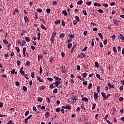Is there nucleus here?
<instances>
[{
	"instance_id": "nucleus-52",
	"label": "nucleus",
	"mask_w": 124,
	"mask_h": 124,
	"mask_svg": "<svg viewBox=\"0 0 124 124\" xmlns=\"http://www.w3.org/2000/svg\"><path fill=\"white\" fill-rule=\"evenodd\" d=\"M93 31H98V29H97V28L94 27L93 28Z\"/></svg>"
},
{
	"instance_id": "nucleus-12",
	"label": "nucleus",
	"mask_w": 124,
	"mask_h": 124,
	"mask_svg": "<svg viewBox=\"0 0 124 124\" xmlns=\"http://www.w3.org/2000/svg\"><path fill=\"white\" fill-rule=\"evenodd\" d=\"M94 6H99V7H100L101 6V4L98 3H95L94 4Z\"/></svg>"
},
{
	"instance_id": "nucleus-35",
	"label": "nucleus",
	"mask_w": 124,
	"mask_h": 124,
	"mask_svg": "<svg viewBox=\"0 0 124 124\" xmlns=\"http://www.w3.org/2000/svg\"><path fill=\"white\" fill-rule=\"evenodd\" d=\"M16 49L17 52H18V53H20V48H19V47L16 46Z\"/></svg>"
},
{
	"instance_id": "nucleus-5",
	"label": "nucleus",
	"mask_w": 124,
	"mask_h": 124,
	"mask_svg": "<svg viewBox=\"0 0 124 124\" xmlns=\"http://www.w3.org/2000/svg\"><path fill=\"white\" fill-rule=\"evenodd\" d=\"M94 99H98L99 96L98 93H97L94 92Z\"/></svg>"
},
{
	"instance_id": "nucleus-6",
	"label": "nucleus",
	"mask_w": 124,
	"mask_h": 124,
	"mask_svg": "<svg viewBox=\"0 0 124 124\" xmlns=\"http://www.w3.org/2000/svg\"><path fill=\"white\" fill-rule=\"evenodd\" d=\"M118 37L120 39H122V40H124V37L123 34H120L119 36Z\"/></svg>"
},
{
	"instance_id": "nucleus-58",
	"label": "nucleus",
	"mask_w": 124,
	"mask_h": 124,
	"mask_svg": "<svg viewBox=\"0 0 124 124\" xmlns=\"http://www.w3.org/2000/svg\"><path fill=\"white\" fill-rule=\"evenodd\" d=\"M106 122H108V123L109 124H113V123H111L110 122V121H109L108 120L106 119Z\"/></svg>"
},
{
	"instance_id": "nucleus-29",
	"label": "nucleus",
	"mask_w": 124,
	"mask_h": 124,
	"mask_svg": "<svg viewBox=\"0 0 124 124\" xmlns=\"http://www.w3.org/2000/svg\"><path fill=\"white\" fill-rule=\"evenodd\" d=\"M69 37H70V38L73 39V38H74L75 36L74 35H72V34H69Z\"/></svg>"
},
{
	"instance_id": "nucleus-32",
	"label": "nucleus",
	"mask_w": 124,
	"mask_h": 124,
	"mask_svg": "<svg viewBox=\"0 0 124 124\" xmlns=\"http://www.w3.org/2000/svg\"><path fill=\"white\" fill-rule=\"evenodd\" d=\"M58 93V89L55 88L54 90H53V93Z\"/></svg>"
},
{
	"instance_id": "nucleus-43",
	"label": "nucleus",
	"mask_w": 124,
	"mask_h": 124,
	"mask_svg": "<svg viewBox=\"0 0 124 124\" xmlns=\"http://www.w3.org/2000/svg\"><path fill=\"white\" fill-rule=\"evenodd\" d=\"M81 110V108L80 107H78L76 109V111L77 112H79Z\"/></svg>"
},
{
	"instance_id": "nucleus-55",
	"label": "nucleus",
	"mask_w": 124,
	"mask_h": 124,
	"mask_svg": "<svg viewBox=\"0 0 124 124\" xmlns=\"http://www.w3.org/2000/svg\"><path fill=\"white\" fill-rule=\"evenodd\" d=\"M17 65H20V64H21V61L20 60H17Z\"/></svg>"
},
{
	"instance_id": "nucleus-9",
	"label": "nucleus",
	"mask_w": 124,
	"mask_h": 124,
	"mask_svg": "<svg viewBox=\"0 0 124 124\" xmlns=\"http://www.w3.org/2000/svg\"><path fill=\"white\" fill-rule=\"evenodd\" d=\"M54 78H55V80L58 81H61V78L57 77V76H55L54 77Z\"/></svg>"
},
{
	"instance_id": "nucleus-38",
	"label": "nucleus",
	"mask_w": 124,
	"mask_h": 124,
	"mask_svg": "<svg viewBox=\"0 0 124 124\" xmlns=\"http://www.w3.org/2000/svg\"><path fill=\"white\" fill-rule=\"evenodd\" d=\"M31 118H32V115H30L26 119L29 120V119H31Z\"/></svg>"
},
{
	"instance_id": "nucleus-37",
	"label": "nucleus",
	"mask_w": 124,
	"mask_h": 124,
	"mask_svg": "<svg viewBox=\"0 0 124 124\" xmlns=\"http://www.w3.org/2000/svg\"><path fill=\"white\" fill-rule=\"evenodd\" d=\"M64 36H65L64 33H62L60 35V37H64Z\"/></svg>"
},
{
	"instance_id": "nucleus-48",
	"label": "nucleus",
	"mask_w": 124,
	"mask_h": 124,
	"mask_svg": "<svg viewBox=\"0 0 124 124\" xmlns=\"http://www.w3.org/2000/svg\"><path fill=\"white\" fill-rule=\"evenodd\" d=\"M40 89H41V90H44V89H45V86L42 85V86L40 87Z\"/></svg>"
},
{
	"instance_id": "nucleus-49",
	"label": "nucleus",
	"mask_w": 124,
	"mask_h": 124,
	"mask_svg": "<svg viewBox=\"0 0 124 124\" xmlns=\"http://www.w3.org/2000/svg\"><path fill=\"white\" fill-rule=\"evenodd\" d=\"M47 13H50L51 12V9L48 8L46 9Z\"/></svg>"
},
{
	"instance_id": "nucleus-1",
	"label": "nucleus",
	"mask_w": 124,
	"mask_h": 124,
	"mask_svg": "<svg viewBox=\"0 0 124 124\" xmlns=\"http://www.w3.org/2000/svg\"><path fill=\"white\" fill-rule=\"evenodd\" d=\"M59 86V82L56 81L55 83L50 85V89H53V88H56V87H58Z\"/></svg>"
},
{
	"instance_id": "nucleus-56",
	"label": "nucleus",
	"mask_w": 124,
	"mask_h": 124,
	"mask_svg": "<svg viewBox=\"0 0 124 124\" xmlns=\"http://www.w3.org/2000/svg\"><path fill=\"white\" fill-rule=\"evenodd\" d=\"M102 5L103 6H104V7H108V6H109V5H108V4H103Z\"/></svg>"
},
{
	"instance_id": "nucleus-39",
	"label": "nucleus",
	"mask_w": 124,
	"mask_h": 124,
	"mask_svg": "<svg viewBox=\"0 0 124 124\" xmlns=\"http://www.w3.org/2000/svg\"><path fill=\"white\" fill-rule=\"evenodd\" d=\"M99 36H100V37H101V39H102V38H103V36H102V34H101V33H99L98 34Z\"/></svg>"
},
{
	"instance_id": "nucleus-27",
	"label": "nucleus",
	"mask_w": 124,
	"mask_h": 124,
	"mask_svg": "<svg viewBox=\"0 0 124 124\" xmlns=\"http://www.w3.org/2000/svg\"><path fill=\"white\" fill-rule=\"evenodd\" d=\"M26 64V65H27V66H30V65H31V63L30 62V61H27Z\"/></svg>"
},
{
	"instance_id": "nucleus-61",
	"label": "nucleus",
	"mask_w": 124,
	"mask_h": 124,
	"mask_svg": "<svg viewBox=\"0 0 124 124\" xmlns=\"http://www.w3.org/2000/svg\"><path fill=\"white\" fill-rule=\"evenodd\" d=\"M83 14H84V15H87V11L84 10L83 11Z\"/></svg>"
},
{
	"instance_id": "nucleus-60",
	"label": "nucleus",
	"mask_w": 124,
	"mask_h": 124,
	"mask_svg": "<svg viewBox=\"0 0 124 124\" xmlns=\"http://www.w3.org/2000/svg\"><path fill=\"white\" fill-rule=\"evenodd\" d=\"M82 76H83V77L86 78L87 77V74L86 73H84L82 74Z\"/></svg>"
},
{
	"instance_id": "nucleus-17",
	"label": "nucleus",
	"mask_w": 124,
	"mask_h": 124,
	"mask_svg": "<svg viewBox=\"0 0 124 124\" xmlns=\"http://www.w3.org/2000/svg\"><path fill=\"white\" fill-rule=\"evenodd\" d=\"M26 44V42H25V40L22 41L21 46H24Z\"/></svg>"
},
{
	"instance_id": "nucleus-26",
	"label": "nucleus",
	"mask_w": 124,
	"mask_h": 124,
	"mask_svg": "<svg viewBox=\"0 0 124 124\" xmlns=\"http://www.w3.org/2000/svg\"><path fill=\"white\" fill-rule=\"evenodd\" d=\"M101 95L103 97H105L106 96V94L104 92H102L101 93Z\"/></svg>"
},
{
	"instance_id": "nucleus-22",
	"label": "nucleus",
	"mask_w": 124,
	"mask_h": 124,
	"mask_svg": "<svg viewBox=\"0 0 124 124\" xmlns=\"http://www.w3.org/2000/svg\"><path fill=\"white\" fill-rule=\"evenodd\" d=\"M78 4L79 5H82V4H83V1L82 0H80L78 2Z\"/></svg>"
},
{
	"instance_id": "nucleus-54",
	"label": "nucleus",
	"mask_w": 124,
	"mask_h": 124,
	"mask_svg": "<svg viewBox=\"0 0 124 124\" xmlns=\"http://www.w3.org/2000/svg\"><path fill=\"white\" fill-rule=\"evenodd\" d=\"M31 49H32V50H35V46H31Z\"/></svg>"
},
{
	"instance_id": "nucleus-36",
	"label": "nucleus",
	"mask_w": 124,
	"mask_h": 124,
	"mask_svg": "<svg viewBox=\"0 0 124 124\" xmlns=\"http://www.w3.org/2000/svg\"><path fill=\"white\" fill-rule=\"evenodd\" d=\"M92 86H93V84H92V83H89L88 89H92Z\"/></svg>"
},
{
	"instance_id": "nucleus-25",
	"label": "nucleus",
	"mask_w": 124,
	"mask_h": 124,
	"mask_svg": "<svg viewBox=\"0 0 124 124\" xmlns=\"http://www.w3.org/2000/svg\"><path fill=\"white\" fill-rule=\"evenodd\" d=\"M42 100H43V99L41 97H39L38 98V101H39V102H42Z\"/></svg>"
},
{
	"instance_id": "nucleus-19",
	"label": "nucleus",
	"mask_w": 124,
	"mask_h": 124,
	"mask_svg": "<svg viewBox=\"0 0 124 124\" xmlns=\"http://www.w3.org/2000/svg\"><path fill=\"white\" fill-rule=\"evenodd\" d=\"M40 36H41L40 33L39 32L37 34V39H38V40H40Z\"/></svg>"
},
{
	"instance_id": "nucleus-28",
	"label": "nucleus",
	"mask_w": 124,
	"mask_h": 124,
	"mask_svg": "<svg viewBox=\"0 0 124 124\" xmlns=\"http://www.w3.org/2000/svg\"><path fill=\"white\" fill-rule=\"evenodd\" d=\"M108 86L109 89H111V88H112V84H111L110 82L108 83Z\"/></svg>"
},
{
	"instance_id": "nucleus-11",
	"label": "nucleus",
	"mask_w": 124,
	"mask_h": 124,
	"mask_svg": "<svg viewBox=\"0 0 124 124\" xmlns=\"http://www.w3.org/2000/svg\"><path fill=\"white\" fill-rule=\"evenodd\" d=\"M42 55L40 54V55H38V61H40V60L42 59Z\"/></svg>"
},
{
	"instance_id": "nucleus-41",
	"label": "nucleus",
	"mask_w": 124,
	"mask_h": 124,
	"mask_svg": "<svg viewBox=\"0 0 124 124\" xmlns=\"http://www.w3.org/2000/svg\"><path fill=\"white\" fill-rule=\"evenodd\" d=\"M61 23V20H56L55 21V24H60Z\"/></svg>"
},
{
	"instance_id": "nucleus-30",
	"label": "nucleus",
	"mask_w": 124,
	"mask_h": 124,
	"mask_svg": "<svg viewBox=\"0 0 124 124\" xmlns=\"http://www.w3.org/2000/svg\"><path fill=\"white\" fill-rule=\"evenodd\" d=\"M75 97H76L75 96L73 95L72 96V100H78V98H76Z\"/></svg>"
},
{
	"instance_id": "nucleus-42",
	"label": "nucleus",
	"mask_w": 124,
	"mask_h": 124,
	"mask_svg": "<svg viewBox=\"0 0 124 124\" xmlns=\"http://www.w3.org/2000/svg\"><path fill=\"white\" fill-rule=\"evenodd\" d=\"M25 40L27 41V42H29L30 41V38L29 37H25Z\"/></svg>"
},
{
	"instance_id": "nucleus-13",
	"label": "nucleus",
	"mask_w": 124,
	"mask_h": 124,
	"mask_svg": "<svg viewBox=\"0 0 124 124\" xmlns=\"http://www.w3.org/2000/svg\"><path fill=\"white\" fill-rule=\"evenodd\" d=\"M75 19H76V21H77L78 22H80V18H79V16H75Z\"/></svg>"
},
{
	"instance_id": "nucleus-3",
	"label": "nucleus",
	"mask_w": 124,
	"mask_h": 124,
	"mask_svg": "<svg viewBox=\"0 0 124 124\" xmlns=\"http://www.w3.org/2000/svg\"><path fill=\"white\" fill-rule=\"evenodd\" d=\"M113 23L114 25H117V26H119V23H121V21L115 19L113 20Z\"/></svg>"
},
{
	"instance_id": "nucleus-10",
	"label": "nucleus",
	"mask_w": 124,
	"mask_h": 124,
	"mask_svg": "<svg viewBox=\"0 0 124 124\" xmlns=\"http://www.w3.org/2000/svg\"><path fill=\"white\" fill-rule=\"evenodd\" d=\"M72 46V43H69L67 45L68 49H70Z\"/></svg>"
},
{
	"instance_id": "nucleus-57",
	"label": "nucleus",
	"mask_w": 124,
	"mask_h": 124,
	"mask_svg": "<svg viewBox=\"0 0 124 124\" xmlns=\"http://www.w3.org/2000/svg\"><path fill=\"white\" fill-rule=\"evenodd\" d=\"M3 41L5 44H8V42L7 40H3Z\"/></svg>"
},
{
	"instance_id": "nucleus-44",
	"label": "nucleus",
	"mask_w": 124,
	"mask_h": 124,
	"mask_svg": "<svg viewBox=\"0 0 124 124\" xmlns=\"http://www.w3.org/2000/svg\"><path fill=\"white\" fill-rule=\"evenodd\" d=\"M81 109H83L84 111L86 110V108H85V107H84V105H83V104L81 105Z\"/></svg>"
},
{
	"instance_id": "nucleus-31",
	"label": "nucleus",
	"mask_w": 124,
	"mask_h": 124,
	"mask_svg": "<svg viewBox=\"0 0 124 124\" xmlns=\"http://www.w3.org/2000/svg\"><path fill=\"white\" fill-rule=\"evenodd\" d=\"M86 5H88V6H90V5H91L92 4V2L90 1V2H87L86 3Z\"/></svg>"
},
{
	"instance_id": "nucleus-7",
	"label": "nucleus",
	"mask_w": 124,
	"mask_h": 124,
	"mask_svg": "<svg viewBox=\"0 0 124 124\" xmlns=\"http://www.w3.org/2000/svg\"><path fill=\"white\" fill-rule=\"evenodd\" d=\"M50 41L51 43H54V42H55V37L51 36L50 38Z\"/></svg>"
},
{
	"instance_id": "nucleus-18",
	"label": "nucleus",
	"mask_w": 124,
	"mask_h": 124,
	"mask_svg": "<svg viewBox=\"0 0 124 124\" xmlns=\"http://www.w3.org/2000/svg\"><path fill=\"white\" fill-rule=\"evenodd\" d=\"M91 45L93 46H94V42L93 41V39H92Z\"/></svg>"
},
{
	"instance_id": "nucleus-21",
	"label": "nucleus",
	"mask_w": 124,
	"mask_h": 124,
	"mask_svg": "<svg viewBox=\"0 0 124 124\" xmlns=\"http://www.w3.org/2000/svg\"><path fill=\"white\" fill-rule=\"evenodd\" d=\"M95 106H96V104L94 103L92 106V110H93V109H95Z\"/></svg>"
},
{
	"instance_id": "nucleus-63",
	"label": "nucleus",
	"mask_w": 124,
	"mask_h": 124,
	"mask_svg": "<svg viewBox=\"0 0 124 124\" xmlns=\"http://www.w3.org/2000/svg\"><path fill=\"white\" fill-rule=\"evenodd\" d=\"M11 73L12 74H14V73H15V70L13 69L11 71Z\"/></svg>"
},
{
	"instance_id": "nucleus-33",
	"label": "nucleus",
	"mask_w": 124,
	"mask_h": 124,
	"mask_svg": "<svg viewBox=\"0 0 124 124\" xmlns=\"http://www.w3.org/2000/svg\"><path fill=\"white\" fill-rule=\"evenodd\" d=\"M61 111V108H57L56 109V112H59Z\"/></svg>"
},
{
	"instance_id": "nucleus-20",
	"label": "nucleus",
	"mask_w": 124,
	"mask_h": 124,
	"mask_svg": "<svg viewBox=\"0 0 124 124\" xmlns=\"http://www.w3.org/2000/svg\"><path fill=\"white\" fill-rule=\"evenodd\" d=\"M62 13L63 14H64V15H65V16H66V15H67V12H66V10H63L62 11Z\"/></svg>"
},
{
	"instance_id": "nucleus-24",
	"label": "nucleus",
	"mask_w": 124,
	"mask_h": 124,
	"mask_svg": "<svg viewBox=\"0 0 124 124\" xmlns=\"http://www.w3.org/2000/svg\"><path fill=\"white\" fill-rule=\"evenodd\" d=\"M113 51L114 53H117V48L115 46H113Z\"/></svg>"
},
{
	"instance_id": "nucleus-59",
	"label": "nucleus",
	"mask_w": 124,
	"mask_h": 124,
	"mask_svg": "<svg viewBox=\"0 0 124 124\" xmlns=\"http://www.w3.org/2000/svg\"><path fill=\"white\" fill-rule=\"evenodd\" d=\"M77 69H78V70H80V69H81V67L80 66V65H78L77 66Z\"/></svg>"
},
{
	"instance_id": "nucleus-4",
	"label": "nucleus",
	"mask_w": 124,
	"mask_h": 124,
	"mask_svg": "<svg viewBox=\"0 0 124 124\" xmlns=\"http://www.w3.org/2000/svg\"><path fill=\"white\" fill-rule=\"evenodd\" d=\"M62 108L64 109H68L69 110H70V109H71V106H62Z\"/></svg>"
},
{
	"instance_id": "nucleus-16",
	"label": "nucleus",
	"mask_w": 124,
	"mask_h": 124,
	"mask_svg": "<svg viewBox=\"0 0 124 124\" xmlns=\"http://www.w3.org/2000/svg\"><path fill=\"white\" fill-rule=\"evenodd\" d=\"M45 116L46 117V118H49V116H50V112H47L46 113Z\"/></svg>"
},
{
	"instance_id": "nucleus-50",
	"label": "nucleus",
	"mask_w": 124,
	"mask_h": 124,
	"mask_svg": "<svg viewBox=\"0 0 124 124\" xmlns=\"http://www.w3.org/2000/svg\"><path fill=\"white\" fill-rule=\"evenodd\" d=\"M98 12H99L100 13H103V10L102 9H99L97 10Z\"/></svg>"
},
{
	"instance_id": "nucleus-53",
	"label": "nucleus",
	"mask_w": 124,
	"mask_h": 124,
	"mask_svg": "<svg viewBox=\"0 0 124 124\" xmlns=\"http://www.w3.org/2000/svg\"><path fill=\"white\" fill-rule=\"evenodd\" d=\"M56 35H57V32H53L52 36H53V37H56Z\"/></svg>"
},
{
	"instance_id": "nucleus-23",
	"label": "nucleus",
	"mask_w": 124,
	"mask_h": 124,
	"mask_svg": "<svg viewBox=\"0 0 124 124\" xmlns=\"http://www.w3.org/2000/svg\"><path fill=\"white\" fill-rule=\"evenodd\" d=\"M82 100H83V101H86V102H88V98L86 97L82 98Z\"/></svg>"
},
{
	"instance_id": "nucleus-40",
	"label": "nucleus",
	"mask_w": 124,
	"mask_h": 124,
	"mask_svg": "<svg viewBox=\"0 0 124 124\" xmlns=\"http://www.w3.org/2000/svg\"><path fill=\"white\" fill-rule=\"evenodd\" d=\"M47 80L50 82H52V81H53V78H47Z\"/></svg>"
},
{
	"instance_id": "nucleus-8",
	"label": "nucleus",
	"mask_w": 124,
	"mask_h": 124,
	"mask_svg": "<svg viewBox=\"0 0 124 124\" xmlns=\"http://www.w3.org/2000/svg\"><path fill=\"white\" fill-rule=\"evenodd\" d=\"M78 79H80L81 81H82V82H84V81H85V79H84V78H82L81 76H78Z\"/></svg>"
},
{
	"instance_id": "nucleus-64",
	"label": "nucleus",
	"mask_w": 124,
	"mask_h": 124,
	"mask_svg": "<svg viewBox=\"0 0 124 124\" xmlns=\"http://www.w3.org/2000/svg\"><path fill=\"white\" fill-rule=\"evenodd\" d=\"M120 17V18H122V19H124V15H121Z\"/></svg>"
},
{
	"instance_id": "nucleus-15",
	"label": "nucleus",
	"mask_w": 124,
	"mask_h": 124,
	"mask_svg": "<svg viewBox=\"0 0 124 124\" xmlns=\"http://www.w3.org/2000/svg\"><path fill=\"white\" fill-rule=\"evenodd\" d=\"M37 79L38 80L39 82H41V83H43V81H42L41 79H40V77L37 76Z\"/></svg>"
},
{
	"instance_id": "nucleus-34",
	"label": "nucleus",
	"mask_w": 124,
	"mask_h": 124,
	"mask_svg": "<svg viewBox=\"0 0 124 124\" xmlns=\"http://www.w3.org/2000/svg\"><path fill=\"white\" fill-rule=\"evenodd\" d=\"M95 66H96V67H99V65L98 64V62H96L95 63Z\"/></svg>"
},
{
	"instance_id": "nucleus-62",
	"label": "nucleus",
	"mask_w": 124,
	"mask_h": 124,
	"mask_svg": "<svg viewBox=\"0 0 124 124\" xmlns=\"http://www.w3.org/2000/svg\"><path fill=\"white\" fill-rule=\"evenodd\" d=\"M32 78H34V72H32L31 74Z\"/></svg>"
},
{
	"instance_id": "nucleus-14",
	"label": "nucleus",
	"mask_w": 124,
	"mask_h": 124,
	"mask_svg": "<svg viewBox=\"0 0 124 124\" xmlns=\"http://www.w3.org/2000/svg\"><path fill=\"white\" fill-rule=\"evenodd\" d=\"M24 21L25 23H29V19L28 18V17H27V16L24 17Z\"/></svg>"
},
{
	"instance_id": "nucleus-46",
	"label": "nucleus",
	"mask_w": 124,
	"mask_h": 124,
	"mask_svg": "<svg viewBox=\"0 0 124 124\" xmlns=\"http://www.w3.org/2000/svg\"><path fill=\"white\" fill-rule=\"evenodd\" d=\"M20 73L22 75H24V74H25V71H24V70H20Z\"/></svg>"
},
{
	"instance_id": "nucleus-45",
	"label": "nucleus",
	"mask_w": 124,
	"mask_h": 124,
	"mask_svg": "<svg viewBox=\"0 0 124 124\" xmlns=\"http://www.w3.org/2000/svg\"><path fill=\"white\" fill-rule=\"evenodd\" d=\"M87 49H88V47L86 46L82 49V52H85V51H87Z\"/></svg>"
},
{
	"instance_id": "nucleus-2",
	"label": "nucleus",
	"mask_w": 124,
	"mask_h": 124,
	"mask_svg": "<svg viewBox=\"0 0 124 124\" xmlns=\"http://www.w3.org/2000/svg\"><path fill=\"white\" fill-rule=\"evenodd\" d=\"M78 58H80V59H84L85 57V54H84V53H81L80 54L78 55Z\"/></svg>"
},
{
	"instance_id": "nucleus-47",
	"label": "nucleus",
	"mask_w": 124,
	"mask_h": 124,
	"mask_svg": "<svg viewBox=\"0 0 124 124\" xmlns=\"http://www.w3.org/2000/svg\"><path fill=\"white\" fill-rule=\"evenodd\" d=\"M37 12L39 13H41V12H42V9H41V8H39L37 10Z\"/></svg>"
},
{
	"instance_id": "nucleus-51",
	"label": "nucleus",
	"mask_w": 124,
	"mask_h": 124,
	"mask_svg": "<svg viewBox=\"0 0 124 124\" xmlns=\"http://www.w3.org/2000/svg\"><path fill=\"white\" fill-rule=\"evenodd\" d=\"M97 77L99 79V80H101V78H100V75L98 74L96 75Z\"/></svg>"
}]
</instances>
